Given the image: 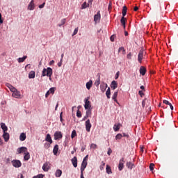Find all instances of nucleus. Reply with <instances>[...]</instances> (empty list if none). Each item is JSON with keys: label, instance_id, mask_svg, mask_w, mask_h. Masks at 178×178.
Segmentation results:
<instances>
[{"label": "nucleus", "instance_id": "c85d7f7f", "mask_svg": "<svg viewBox=\"0 0 178 178\" xmlns=\"http://www.w3.org/2000/svg\"><path fill=\"white\" fill-rule=\"evenodd\" d=\"M26 59H27V56H24L22 58H19L18 62H19V63H22L24 62V60H26Z\"/></svg>", "mask_w": 178, "mask_h": 178}, {"label": "nucleus", "instance_id": "864d4df0", "mask_svg": "<svg viewBox=\"0 0 178 178\" xmlns=\"http://www.w3.org/2000/svg\"><path fill=\"white\" fill-rule=\"evenodd\" d=\"M107 154L108 155H111V154H112V149H111V147L108 148Z\"/></svg>", "mask_w": 178, "mask_h": 178}, {"label": "nucleus", "instance_id": "1a4fd4ad", "mask_svg": "<svg viewBox=\"0 0 178 178\" xmlns=\"http://www.w3.org/2000/svg\"><path fill=\"white\" fill-rule=\"evenodd\" d=\"M126 22H127V19H126V17H122L120 19V23L122 24L124 29H126Z\"/></svg>", "mask_w": 178, "mask_h": 178}, {"label": "nucleus", "instance_id": "c756f323", "mask_svg": "<svg viewBox=\"0 0 178 178\" xmlns=\"http://www.w3.org/2000/svg\"><path fill=\"white\" fill-rule=\"evenodd\" d=\"M106 95L107 97V98H111V88H108L106 92Z\"/></svg>", "mask_w": 178, "mask_h": 178}, {"label": "nucleus", "instance_id": "338daca9", "mask_svg": "<svg viewBox=\"0 0 178 178\" xmlns=\"http://www.w3.org/2000/svg\"><path fill=\"white\" fill-rule=\"evenodd\" d=\"M83 172H84V171H81V178H84Z\"/></svg>", "mask_w": 178, "mask_h": 178}, {"label": "nucleus", "instance_id": "8fccbe9b", "mask_svg": "<svg viewBox=\"0 0 178 178\" xmlns=\"http://www.w3.org/2000/svg\"><path fill=\"white\" fill-rule=\"evenodd\" d=\"M110 40L112 42H113V41H115V35H112L110 38Z\"/></svg>", "mask_w": 178, "mask_h": 178}, {"label": "nucleus", "instance_id": "9d476101", "mask_svg": "<svg viewBox=\"0 0 178 178\" xmlns=\"http://www.w3.org/2000/svg\"><path fill=\"white\" fill-rule=\"evenodd\" d=\"M140 73L142 76H145V73H147V69L145 67L141 66L140 68Z\"/></svg>", "mask_w": 178, "mask_h": 178}, {"label": "nucleus", "instance_id": "a878e982", "mask_svg": "<svg viewBox=\"0 0 178 178\" xmlns=\"http://www.w3.org/2000/svg\"><path fill=\"white\" fill-rule=\"evenodd\" d=\"M24 159V161H29L30 159V153L29 152H25Z\"/></svg>", "mask_w": 178, "mask_h": 178}, {"label": "nucleus", "instance_id": "9b49d317", "mask_svg": "<svg viewBox=\"0 0 178 178\" xmlns=\"http://www.w3.org/2000/svg\"><path fill=\"white\" fill-rule=\"evenodd\" d=\"M111 88L112 90H116V88H118V82H116V81H113L111 82Z\"/></svg>", "mask_w": 178, "mask_h": 178}, {"label": "nucleus", "instance_id": "c03bdc74", "mask_svg": "<svg viewBox=\"0 0 178 178\" xmlns=\"http://www.w3.org/2000/svg\"><path fill=\"white\" fill-rule=\"evenodd\" d=\"M97 144H94V143H92L91 145H90V148H92L93 149H97Z\"/></svg>", "mask_w": 178, "mask_h": 178}, {"label": "nucleus", "instance_id": "f3484780", "mask_svg": "<svg viewBox=\"0 0 178 178\" xmlns=\"http://www.w3.org/2000/svg\"><path fill=\"white\" fill-rule=\"evenodd\" d=\"M91 87H92V80H90L86 83V88L87 90H90Z\"/></svg>", "mask_w": 178, "mask_h": 178}, {"label": "nucleus", "instance_id": "5fc2aeb1", "mask_svg": "<svg viewBox=\"0 0 178 178\" xmlns=\"http://www.w3.org/2000/svg\"><path fill=\"white\" fill-rule=\"evenodd\" d=\"M63 62V60H62V58H60V62L58 63V67H60V66H62V63Z\"/></svg>", "mask_w": 178, "mask_h": 178}, {"label": "nucleus", "instance_id": "bf43d9fd", "mask_svg": "<svg viewBox=\"0 0 178 178\" xmlns=\"http://www.w3.org/2000/svg\"><path fill=\"white\" fill-rule=\"evenodd\" d=\"M127 59H131V53H129L128 54H127Z\"/></svg>", "mask_w": 178, "mask_h": 178}, {"label": "nucleus", "instance_id": "6e6d98bb", "mask_svg": "<svg viewBox=\"0 0 178 178\" xmlns=\"http://www.w3.org/2000/svg\"><path fill=\"white\" fill-rule=\"evenodd\" d=\"M138 94L141 97H143V96L144 95V92H143V90H139Z\"/></svg>", "mask_w": 178, "mask_h": 178}, {"label": "nucleus", "instance_id": "de8ad7c7", "mask_svg": "<svg viewBox=\"0 0 178 178\" xmlns=\"http://www.w3.org/2000/svg\"><path fill=\"white\" fill-rule=\"evenodd\" d=\"M163 104H165V105H169L170 106V104H171V103L170 102H169V101H168V100H163Z\"/></svg>", "mask_w": 178, "mask_h": 178}, {"label": "nucleus", "instance_id": "cd10ccee", "mask_svg": "<svg viewBox=\"0 0 178 178\" xmlns=\"http://www.w3.org/2000/svg\"><path fill=\"white\" fill-rule=\"evenodd\" d=\"M133 166H134V164H133V163H131V162H127V167L128 168V169L132 170L133 169Z\"/></svg>", "mask_w": 178, "mask_h": 178}, {"label": "nucleus", "instance_id": "dca6fc26", "mask_svg": "<svg viewBox=\"0 0 178 178\" xmlns=\"http://www.w3.org/2000/svg\"><path fill=\"white\" fill-rule=\"evenodd\" d=\"M72 163L74 168H77V157L74 156L73 159H72Z\"/></svg>", "mask_w": 178, "mask_h": 178}, {"label": "nucleus", "instance_id": "49530a36", "mask_svg": "<svg viewBox=\"0 0 178 178\" xmlns=\"http://www.w3.org/2000/svg\"><path fill=\"white\" fill-rule=\"evenodd\" d=\"M21 151H22V152H26V151H27V147H22Z\"/></svg>", "mask_w": 178, "mask_h": 178}, {"label": "nucleus", "instance_id": "603ef678", "mask_svg": "<svg viewBox=\"0 0 178 178\" xmlns=\"http://www.w3.org/2000/svg\"><path fill=\"white\" fill-rule=\"evenodd\" d=\"M3 23V19H2V14L0 13V24H2Z\"/></svg>", "mask_w": 178, "mask_h": 178}, {"label": "nucleus", "instance_id": "2eb2a0df", "mask_svg": "<svg viewBox=\"0 0 178 178\" xmlns=\"http://www.w3.org/2000/svg\"><path fill=\"white\" fill-rule=\"evenodd\" d=\"M28 9L29 10H34V0H31V1L30 2L28 6Z\"/></svg>", "mask_w": 178, "mask_h": 178}, {"label": "nucleus", "instance_id": "f257e3e1", "mask_svg": "<svg viewBox=\"0 0 178 178\" xmlns=\"http://www.w3.org/2000/svg\"><path fill=\"white\" fill-rule=\"evenodd\" d=\"M52 68L49 67L47 68H44L42 72V77H45V76L47 77H51V76H52Z\"/></svg>", "mask_w": 178, "mask_h": 178}, {"label": "nucleus", "instance_id": "4d7b16f0", "mask_svg": "<svg viewBox=\"0 0 178 178\" xmlns=\"http://www.w3.org/2000/svg\"><path fill=\"white\" fill-rule=\"evenodd\" d=\"M88 155H86V156L84 157L83 161V162H87V160H88Z\"/></svg>", "mask_w": 178, "mask_h": 178}, {"label": "nucleus", "instance_id": "473e14b6", "mask_svg": "<svg viewBox=\"0 0 178 178\" xmlns=\"http://www.w3.org/2000/svg\"><path fill=\"white\" fill-rule=\"evenodd\" d=\"M90 6V4L87 5V2H84L81 6V9H86Z\"/></svg>", "mask_w": 178, "mask_h": 178}, {"label": "nucleus", "instance_id": "a19ab883", "mask_svg": "<svg viewBox=\"0 0 178 178\" xmlns=\"http://www.w3.org/2000/svg\"><path fill=\"white\" fill-rule=\"evenodd\" d=\"M49 147H51V143H46L44 144V148H46V149H48V148H49Z\"/></svg>", "mask_w": 178, "mask_h": 178}, {"label": "nucleus", "instance_id": "aec40b11", "mask_svg": "<svg viewBox=\"0 0 178 178\" xmlns=\"http://www.w3.org/2000/svg\"><path fill=\"white\" fill-rule=\"evenodd\" d=\"M58 151H59V145H56L53 149L54 154L56 155L58 154Z\"/></svg>", "mask_w": 178, "mask_h": 178}, {"label": "nucleus", "instance_id": "4be33fe9", "mask_svg": "<svg viewBox=\"0 0 178 178\" xmlns=\"http://www.w3.org/2000/svg\"><path fill=\"white\" fill-rule=\"evenodd\" d=\"M1 127L2 130L3 131V133H6V131H8V127H6L5 123H1Z\"/></svg>", "mask_w": 178, "mask_h": 178}, {"label": "nucleus", "instance_id": "72a5a7b5", "mask_svg": "<svg viewBox=\"0 0 178 178\" xmlns=\"http://www.w3.org/2000/svg\"><path fill=\"white\" fill-rule=\"evenodd\" d=\"M86 118H90V116H91V109L86 110Z\"/></svg>", "mask_w": 178, "mask_h": 178}, {"label": "nucleus", "instance_id": "39448f33", "mask_svg": "<svg viewBox=\"0 0 178 178\" xmlns=\"http://www.w3.org/2000/svg\"><path fill=\"white\" fill-rule=\"evenodd\" d=\"M99 20H101V13L100 11H98L96 15L94 16V22L97 23V22H99Z\"/></svg>", "mask_w": 178, "mask_h": 178}, {"label": "nucleus", "instance_id": "ddd939ff", "mask_svg": "<svg viewBox=\"0 0 178 178\" xmlns=\"http://www.w3.org/2000/svg\"><path fill=\"white\" fill-rule=\"evenodd\" d=\"M3 138H4V141L8 143L9 141V134L8 132H3Z\"/></svg>", "mask_w": 178, "mask_h": 178}, {"label": "nucleus", "instance_id": "13d9d810", "mask_svg": "<svg viewBox=\"0 0 178 178\" xmlns=\"http://www.w3.org/2000/svg\"><path fill=\"white\" fill-rule=\"evenodd\" d=\"M13 86L10 85V83H6V87H8V88H9V90H10V88L13 87Z\"/></svg>", "mask_w": 178, "mask_h": 178}, {"label": "nucleus", "instance_id": "3c124183", "mask_svg": "<svg viewBox=\"0 0 178 178\" xmlns=\"http://www.w3.org/2000/svg\"><path fill=\"white\" fill-rule=\"evenodd\" d=\"M104 166H105V163H104V161H102V165H100L101 170H104Z\"/></svg>", "mask_w": 178, "mask_h": 178}, {"label": "nucleus", "instance_id": "5701e85b", "mask_svg": "<svg viewBox=\"0 0 178 178\" xmlns=\"http://www.w3.org/2000/svg\"><path fill=\"white\" fill-rule=\"evenodd\" d=\"M35 77V72L31 71L29 74V79H34Z\"/></svg>", "mask_w": 178, "mask_h": 178}, {"label": "nucleus", "instance_id": "6ab92c4d", "mask_svg": "<svg viewBox=\"0 0 178 178\" xmlns=\"http://www.w3.org/2000/svg\"><path fill=\"white\" fill-rule=\"evenodd\" d=\"M13 97H14V98H19V97H20V92L17 91V89L15 92H13Z\"/></svg>", "mask_w": 178, "mask_h": 178}, {"label": "nucleus", "instance_id": "e433bc0d", "mask_svg": "<svg viewBox=\"0 0 178 178\" xmlns=\"http://www.w3.org/2000/svg\"><path fill=\"white\" fill-rule=\"evenodd\" d=\"M65 23H66V19H63L61 20V24H59L58 26V27H62V26H63V24H65Z\"/></svg>", "mask_w": 178, "mask_h": 178}, {"label": "nucleus", "instance_id": "7ed1b4c3", "mask_svg": "<svg viewBox=\"0 0 178 178\" xmlns=\"http://www.w3.org/2000/svg\"><path fill=\"white\" fill-rule=\"evenodd\" d=\"M11 162L14 168H20L22 166V162L19 160H13Z\"/></svg>", "mask_w": 178, "mask_h": 178}, {"label": "nucleus", "instance_id": "4c0bfd02", "mask_svg": "<svg viewBox=\"0 0 178 178\" xmlns=\"http://www.w3.org/2000/svg\"><path fill=\"white\" fill-rule=\"evenodd\" d=\"M123 137V135L122 134H118L115 136V140H120Z\"/></svg>", "mask_w": 178, "mask_h": 178}, {"label": "nucleus", "instance_id": "4468645a", "mask_svg": "<svg viewBox=\"0 0 178 178\" xmlns=\"http://www.w3.org/2000/svg\"><path fill=\"white\" fill-rule=\"evenodd\" d=\"M87 161H83L81 166V172H84V170L87 168Z\"/></svg>", "mask_w": 178, "mask_h": 178}, {"label": "nucleus", "instance_id": "6e6552de", "mask_svg": "<svg viewBox=\"0 0 178 178\" xmlns=\"http://www.w3.org/2000/svg\"><path fill=\"white\" fill-rule=\"evenodd\" d=\"M49 163L47 162L45 163L43 166H42V169L44 170V172H48V170H49L50 168H49Z\"/></svg>", "mask_w": 178, "mask_h": 178}, {"label": "nucleus", "instance_id": "20e7f679", "mask_svg": "<svg viewBox=\"0 0 178 178\" xmlns=\"http://www.w3.org/2000/svg\"><path fill=\"white\" fill-rule=\"evenodd\" d=\"M144 58V50H140L139 54L138 55V61L139 63L143 62V58Z\"/></svg>", "mask_w": 178, "mask_h": 178}, {"label": "nucleus", "instance_id": "7c9ffc66", "mask_svg": "<svg viewBox=\"0 0 178 178\" xmlns=\"http://www.w3.org/2000/svg\"><path fill=\"white\" fill-rule=\"evenodd\" d=\"M116 98H118V92H114L112 99H113L115 102H118V100H116Z\"/></svg>", "mask_w": 178, "mask_h": 178}, {"label": "nucleus", "instance_id": "393cba45", "mask_svg": "<svg viewBox=\"0 0 178 178\" xmlns=\"http://www.w3.org/2000/svg\"><path fill=\"white\" fill-rule=\"evenodd\" d=\"M26 134L25 133H22L19 136V140L20 141H24L26 140Z\"/></svg>", "mask_w": 178, "mask_h": 178}, {"label": "nucleus", "instance_id": "ea45409f", "mask_svg": "<svg viewBox=\"0 0 178 178\" xmlns=\"http://www.w3.org/2000/svg\"><path fill=\"white\" fill-rule=\"evenodd\" d=\"M76 116L77 118H81V112L80 111V110H77Z\"/></svg>", "mask_w": 178, "mask_h": 178}, {"label": "nucleus", "instance_id": "0e129e2a", "mask_svg": "<svg viewBox=\"0 0 178 178\" xmlns=\"http://www.w3.org/2000/svg\"><path fill=\"white\" fill-rule=\"evenodd\" d=\"M122 136H123V137H127V138H129V134H127L126 133H122Z\"/></svg>", "mask_w": 178, "mask_h": 178}, {"label": "nucleus", "instance_id": "f03ea898", "mask_svg": "<svg viewBox=\"0 0 178 178\" xmlns=\"http://www.w3.org/2000/svg\"><path fill=\"white\" fill-rule=\"evenodd\" d=\"M88 99H90V97H88L84 100L85 101L84 108L86 110L91 109V102Z\"/></svg>", "mask_w": 178, "mask_h": 178}, {"label": "nucleus", "instance_id": "37998d69", "mask_svg": "<svg viewBox=\"0 0 178 178\" xmlns=\"http://www.w3.org/2000/svg\"><path fill=\"white\" fill-rule=\"evenodd\" d=\"M77 33H79V28H76V29H74V33H73V34H72V37H73L74 35H76V34H77Z\"/></svg>", "mask_w": 178, "mask_h": 178}, {"label": "nucleus", "instance_id": "f704fd0d", "mask_svg": "<svg viewBox=\"0 0 178 178\" xmlns=\"http://www.w3.org/2000/svg\"><path fill=\"white\" fill-rule=\"evenodd\" d=\"M118 52H122L123 55H124L126 50H124V47H121L119 48Z\"/></svg>", "mask_w": 178, "mask_h": 178}, {"label": "nucleus", "instance_id": "58836bf2", "mask_svg": "<svg viewBox=\"0 0 178 178\" xmlns=\"http://www.w3.org/2000/svg\"><path fill=\"white\" fill-rule=\"evenodd\" d=\"M118 169H119V170H122L123 169V163L120 162L119 165H118Z\"/></svg>", "mask_w": 178, "mask_h": 178}, {"label": "nucleus", "instance_id": "b1692460", "mask_svg": "<svg viewBox=\"0 0 178 178\" xmlns=\"http://www.w3.org/2000/svg\"><path fill=\"white\" fill-rule=\"evenodd\" d=\"M127 15V7L126 6L122 8V17H124Z\"/></svg>", "mask_w": 178, "mask_h": 178}, {"label": "nucleus", "instance_id": "a18cd8bd", "mask_svg": "<svg viewBox=\"0 0 178 178\" xmlns=\"http://www.w3.org/2000/svg\"><path fill=\"white\" fill-rule=\"evenodd\" d=\"M17 90V89H16V88H15L13 86L11 88H10V91H11L12 92H16Z\"/></svg>", "mask_w": 178, "mask_h": 178}, {"label": "nucleus", "instance_id": "0eeeda50", "mask_svg": "<svg viewBox=\"0 0 178 178\" xmlns=\"http://www.w3.org/2000/svg\"><path fill=\"white\" fill-rule=\"evenodd\" d=\"M86 131L89 132L91 129V123L90 122V120L86 121Z\"/></svg>", "mask_w": 178, "mask_h": 178}, {"label": "nucleus", "instance_id": "f8f14e48", "mask_svg": "<svg viewBox=\"0 0 178 178\" xmlns=\"http://www.w3.org/2000/svg\"><path fill=\"white\" fill-rule=\"evenodd\" d=\"M106 88H108V84L106 83H103L100 86V90L102 92H105V91H106Z\"/></svg>", "mask_w": 178, "mask_h": 178}, {"label": "nucleus", "instance_id": "e2e57ef3", "mask_svg": "<svg viewBox=\"0 0 178 178\" xmlns=\"http://www.w3.org/2000/svg\"><path fill=\"white\" fill-rule=\"evenodd\" d=\"M119 129V125H117L115 128L114 127V131H118Z\"/></svg>", "mask_w": 178, "mask_h": 178}, {"label": "nucleus", "instance_id": "412c9836", "mask_svg": "<svg viewBox=\"0 0 178 178\" xmlns=\"http://www.w3.org/2000/svg\"><path fill=\"white\" fill-rule=\"evenodd\" d=\"M106 172L107 175H112V169L108 165H106Z\"/></svg>", "mask_w": 178, "mask_h": 178}, {"label": "nucleus", "instance_id": "423d86ee", "mask_svg": "<svg viewBox=\"0 0 178 178\" xmlns=\"http://www.w3.org/2000/svg\"><path fill=\"white\" fill-rule=\"evenodd\" d=\"M62 132L56 131L54 134V140H59V138H62Z\"/></svg>", "mask_w": 178, "mask_h": 178}, {"label": "nucleus", "instance_id": "774afa93", "mask_svg": "<svg viewBox=\"0 0 178 178\" xmlns=\"http://www.w3.org/2000/svg\"><path fill=\"white\" fill-rule=\"evenodd\" d=\"M24 177H23L22 174H20L19 175H18V178H24Z\"/></svg>", "mask_w": 178, "mask_h": 178}, {"label": "nucleus", "instance_id": "c9c22d12", "mask_svg": "<svg viewBox=\"0 0 178 178\" xmlns=\"http://www.w3.org/2000/svg\"><path fill=\"white\" fill-rule=\"evenodd\" d=\"M76 136H77L76 130H73L71 134V138H74Z\"/></svg>", "mask_w": 178, "mask_h": 178}, {"label": "nucleus", "instance_id": "69168bd1", "mask_svg": "<svg viewBox=\"0 0 178 178\" xmlns=\"http://www.w3.org/2000/svg\"><path fill=\"white\" fill-rule=\"evenodd\" d=\"M142 106H143V108H145V99L143 100Z\"/></svg>", "mask_w": 178, "mask_h": 178}, {"label": "nucleus", "instance_id": "680f3d73", "mask_svg": "<svg viewBox=\"0 0 178 178\" xmlns=\"http://www.w3.org/2000/svg\"><path fill=\"white\" fill-rule=\"evenodd\" d=\"M119 74H120V72H118L115 74V80H118V79H119Z\"/></svg>", "mask_w": 178, "mask_h": 178}, {"label": "nucleus", "instance_id": "052dcab7", "mask_svg": "<svg viewBox=\"0 0 178 178\" xmlns=\"http://www.w3.org/2000/svg\"><path fill=\"white\" fill-rule=\"evenodd\" d=\"M44 6H45V3H43L42 4L39 6L40 9H42V8H44Z\"/></svg>", "mask_w": 178, "mask_h": 178}, {"label": "nucleus", "instance_id": "09e8293b", "mask_svg": "<svg viewBox=\"0 0 178 178\" xmlns=\"http://www.w3.org/2000/svg\"><path fill=\"white\" fill-rule=\"evenodd\" d=\"M108 9V10H111V9H112V1L109 2Z\"/></svg>", "mask_w": 178, "mask_h": 178}, {"label": "nucleus", "instance_id": "2f4dec72", "mask_svg": "<svg viewBox=\"0 0 178 178\" xmlns=\"http://www.w3.org/2000/svg\"><path fill=\"white\" fill-rule=\"evenodd\" d=\"M49 91L50 94H55V91H56V87L51 88Z\"/></svg>", "mask_w": 178, "mask_h": 178}, {"label": "nucleus", "instance_id": "bb28decb", "mask_svg": "<svg viewBox=\"0 0 178 178\" xmlns=\"http://www.w3.org/2000/svg\"><path fill=\"white\" fill-rule=\"evenodd\" d=\"M55 175H56V177H60V176H62V170H57L56 171Z\"/></svg>", "mask_w": 178, "mask_h": 178}, {"label": "nucleus", "instance_id": "a211bd4d", "mask_svg": "<svg viewBox=\"0 0 178 178\" xmlns=\"http://www.w3.org/2000/svg\"><path fill=\"white\" fill-rule=\"evenodd\" d=\"M45 141H47V143L52 144V138H51V135L49 134L47 135Z\"/></svg>", "mask_w": 178, "mask_h": 178}, {"label": "nucleus", "instance_id": "79ce46f5", "mask_svg": "<svg viewBox=\"0 0 178 178\" xmlns=\"http://www.w3.org/2000/svg\"><path fill=\"white\" fill-rule=\"evenodd\" d=\"M154 166H155V164H154V163H150V165H149V169H150V170H151V172H152V170H154Z\"/></svg>", "mask_w": 178, "mask_h": 178}]
</instances>
